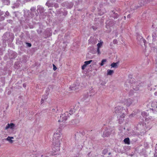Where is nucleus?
Returning a JSON list of instances; mask_svg holds the SVG:
<instances>
[{
	"instance_id": "1",
	"label": "nucleus",
	"mask_w": 157,
	"mask_h": 157,
	"mask_svg": "<svg viewBox=\"0 0 157 157\" xmlns=\"http://www.w3.org/2000/svg\"><path fill=\"white\" fill-rule=\"evenodd\" d=\"M62 138L61 136L60 133L57 132L54 133L53 136V140L52 141L53 146L52 150L53 154L55 155V153L58 152L60 150V141Z\"/></svg>"
},
{
	"instance_id": "2",
	"label": "nucleus",
	"mask_w": 157,
	"mask_h": 157,
	"mask_svg": "<svg viewBox=\"0 0 157 157\" xmlns=\"http://www.w3.org/2000/svg\"><path fill=\"white\" fill-rule=\"evenodd\" d=\"M128 111L127 109L120 106H117L114 108V112L117 116V119L120 124L122 123L124 120V117Z\"/></svg>"
},
{
	"instance_id": "3",
	"label": "nucleus",
	"mask_w": 157,
	"mask_h": 157,
	"mask_svg": "<svg viewBox=\"0 0 157 157\" xmlns=\"http://www.w3.org/2000/svg\"><path fill=\"white\" fill-rule=\"evenodd\" d=\"M137 97H135L132 99L130 98H124L122 100V101L124 105H126L127 106H129L132 104H135L138 101Z\"/></svg>"
},
{
	"instance_id": "4",
	"label": "nucleus",
	"mask_w": 157,
	"mask_h": 157,
	"mask_svg": "<svg viewBox=\"0 0 157 157\" xmlns=\"http://www.w3.org/2000/svg\"><path fill=\"white\" fill-rule=\"evenodd\" d=\"M114 132L113 128H112L110 127L105 128L103 132V133L102 136L103 137H108L111 134H113Z\"/></svg>"
},
{
	"instance_id": "5",
	"label": "nucleus",
	"mask_w": 157,
	"mask_h": 157,
	"mask_svg": "<svg viewBox=\"0 0 157 157\" xmlns=\"http://www.w3.org/2000/svg\"><path fill=\"white\" fill-rule=\"evenodd\" d=\"M69 115L68 112L61 114L60 117V119L58 120V122H64L69 117Z\"/></svg>"
},
{
	"instance_id": "6",
	"label": "nucleus",
	"mask_w": 157,
	"mask_h": 157,
	"mask_svg": "<svg viewBox=\"0 0 157 157\" xmlns=\"http://www.w3.org/2000/svg\"><path fill=\"white\" fill-rule=\"evenodd\" d=\"M90 96H89L88 93L84 94L83 96V98H82V100L83 101H85L86 102H88L90 100V97L92 95V94H91L90 92Z\"/></svg>"
},
{
	"instance_id": "7",
	"label": "nucleus",
	"mask_w": 157,
	"mask_h": 157,
	"mask_svg": "<svg viewBox=\"0 0 157 157\" xmlns=\"http://www.w3.org/2000/svg\"><path fill=\"white\" fill-rule=\"evenodd\" d=\"M15 127V124L13 123H11L10 124L8 123L6 125L5 129L6 130H7L9 128H10L12 130H13L14 129V128Z\"/></svg>"
},
{
	"instance_id": "8",
	"label": "nucleus",
	"mask_w": 157,
	"mask_h": 157,
	"mask_svg": "<svg viewBox=\"0 0 157 157\" xmlns=\"http://www.w3.org/2000/svg\"><path fill=\"white\" fill-rule=\"evenodd\" d=\"M79 86V83H76L73 84L72 86H70V89L72 90H75L78 88Z\"/></svg>"
},
{
	"instance_id": "9",
	"label": "nucleus",
	"mask_w": 157,
	"mask_h": 157,
	"mask_svg": "<svg viewBox=\"0 0 157 157\" xmlns=\"http://www.w3.org/2000/svg\"><path fill=\"white\" fill-rule=\"evenodd\" d=\"M106 28L108 29L113 25V22L112 20L107 21H106Z\"/></svg>"
},
{
	"instance_id": "10",
	"label": "nucleus",
	"mask_w": 157,
	"mask_h": 157,
	"mask_svg": "<svg viewBox=\"0 0 157 157\" xmlns=\"http://www.w3.org/2000/svg\"><path fill=\"white\" fill-rule=\"evenodd\" d=\"M89 43L92 44H95L97 43V40L95 38L91 37L89 40Z\"/></svg>"
},
{
	"instance_id": "11",
	"label": "nucleus",
	"mask_w": 157,
	"mask_h": 157,
	"mask_svg": "<svg viewBox=\"0 0 157 157\" xmlns=\"http://www.w3.org/2000/svg\"><path fill=\"white\" fill-rule=\"evenodd\" d=\"M37 10L39 11L40 13H43L44 11V8L40 6H37Z\"/></svg>"
},
{
	"instance_id": "12",
	"label": "nucleus",
	"mask_w": 157,
	"mask_h": 157,
	"mask_svg": "<svg viewBox=\"0 0 157 157\" xmlns=\"http://www.w3.org/2000/svg\"><path fill=\"white\" fill-rule=\"evenodd\" d=\"M105 12V10L103 9L99 10L98 11V13L100 15H102Z\"/></svg>"
},
{
	"instance_id": "13",
	"label": "nucleus",
	"mask_w": 157,
	"mask_h": 157,
	"mask_svg": "<svg viewBox=\"0 0 157 157\" xmlns=\"http://www.w3.org/2000/svg\"><path fill=\"white\" fill-rule=\"evenodd\" d=\"M13 138H14L13 137L8 136L7 138L6 139V140L9 141L10 143H13V141L11 139Z\"/></svg>"
},
{
	"instance_id": "14",
	"label": "nucleus",
	"mask_w": 157,
	"mask_h": 157,
	"mask_svg": "<svg viewBox=\"0 0 157 157\" xmlns=\"http://www.w3.org/2000/svg\"><path fill=\"white\" fill-rule=\"evenodd\" d=\"M75 108H73V109H71L69 111V113H68V114H69V117H70V116H71L72 114H73L75 112Z\"/></svg>"
},
{
	"instance_id": "15",
	"label": "nucleus",
	"mask_w": 157,
	"mask_h": 157,
	"mask_svg": "<svg viewBox=\"0 0 157 157\" xmlns=\"http://www.w3.org/2000/svg\"><path fill=\"white\" fill-rule=\"evenodd\" d=\"M47 95H48V94L46 95H45L42 97L41 101V104L43 103L44 102V100L47 99Z\"/></svg>"
},
{
	"instance_id": "16",
	"label": "nucleus",
	"mask_w": 157,
	"mask_h": 157,
	"mask_svg": "<svg viewBox=\"0 0 157 157\" xmlns=\"http://www.w3.org/2000/svg\"><path fill=\"white\" fill-rule=\"evenodd\" d=\"M117 63H111V66L112 67L117 68Z\"/></svg>"
},
{
	"instance_id": "17",
	"label": "nucleus",
	"mask_w": 157,
	"mask_h": 157,
	"mask_svg": "<svg viewBox=\"0 0 157 157\" xmlns=\"http://www.w3.org/2000/svg\"><path fill=\"white\" fill-rule=\"evenodd\" d=\"M107 74L108 75H112L114 72V71L112 70H108L107 71Z\"/></svg>"
},
{
	"instance_id": "18",
	"label": "nucleus",
	"mask_w": 157,
	"mask_h": 157,
	"mask_svg": "<svg viewBox=\"0 0 157 157\" xmlns=\"http://www.w3.org/2000/svg\"><path fill=\"white\" fill-rule=\"evenodd\" d=\"M124 142L125 144H129V139L128 138H125L124 140Z\"/></svg>"
},
{
	"instance_id": "19",
	"label": "nucleus",
	"mask_w": 157,
	"mask_h": 157,
	"mask_svg": "<svg viewBox=\"0 0 157 157\" xmlns=\"http://www.w3.org/2000/svg\"><path fill=\"white\" fill-rule=\"evenodd\" d=\"M106 59H103L102 60L101 63H99V64L101 66H103L105 62H106Z\"/></svg>"
},
{
	"instance_id": "20",
	"label": "nucleus",
	"mask_w": 157,
	"mask_h": 157,
	"mask_svg": "<svg viewBox=\"0 0 157 157\" xmlns=\"http://www.w3.org/2000/svg\"><path fill=\"white\" fill-rule=\"evenodd\" d=\"M103 44V42L102 41H101L99 43H98L97 44V48H101L102 47Z\"/></svg>"
},
{
	"instance_id": "21",
	"label": "nucleus",
	"mask_w": 157,
	"mask_h": 157,
	"mask_svg": "<svg viewBox=\"0 0 157 157\" xmlns=\"http://www.w3.org/2000/svg\"><path fill=\"white\" fill-rule=\"evenodd\" d=\"M141 115L143 117L147 116H148V114H147L144 111L141 113Z\"/></svg>"
},
{
	"instance_id": "22",
	"label": "nucleus",
	"mask_w": 157,
	"mask_h": 157,
	"mask_svg": "<svg viewBox=\"0 0 157 157\" xmlns=\"http://www.w3.org/2000/svg\"><path fill=\"white\" fill-rule=\"evenodd\" d=\"M92 61V60H90L89 61H86L84 62L85 64L87 66L89 64H90L91 62Z\"/></svg>"
},
{
	"instance_id": "23",
	"label": "nucleus",
	"mask_w": 157,
	"mask_h": 157,
	"mask_svg": "<svg viewBox=\"0 0 157 157\" xmlns=\"http://www.w3.org/2000/svg\"><path fill=\"white\" fill-rule=\"evenodd\" d=\"M112 13L114 15V16H113V17L114 18H117L118 17V14L117 13H116L115 14V12H114L113 11H112Z\"/></svg>"
},
{
	"instance_id": "24",
	"label": "nucleus",
	"mask_w": 157,
	"mask_h": 157,
	"mask_svg": "<svg viewBox=\"0 0 157 157\" xmlns=\"http://www.w3.org/2000/svg\"><path fill=\"white\" fill-rule=\"evenodd\" d=\"M152 36L153 38V40L155 41V37L156 36V34L154 33L152 35Z\"/></svg>"
},
{
	"instance_id": "25",
	"label": "nucleus",
	"mask_w": 157,
	"mask_h": 157,
	"mask_svg": "<svg viewBox=\"0 0 157 157\" xmlns=\"http://www.w3.org/2000/svg\"><path fill=\"white\" fill-rule=\"evenodd\" d=\"M108 151V149H104L102 153L104 155H105L107 152Z\"/></svg>"
},
{
	"instance_id": "26",
	"label": "nucleus",
	"mask_w": 157,
	"mask_h": 157,
	"mask_svg": "<svg viewBox=\"0 0 157 157\" xmlns=\"http://www.w3.org/2000/svg\"><path fill=\"white\" fill-rule=\"evenodd\" d=\"M35 10H36V8L35 7H31L30 9V10L32 12H35Z\"/></svg>"
},
{
	"instance_id": "27",
	"label": "nucleus",
	"mask_w": 157,
	"mask_h": 157,
	"mask_svg": "<svg viewBox=\"0 0 157 157\" xmlns=\"http://www.w3.org/2000/svg\"><path fill=\"white\" fill-rule=\"evenodd\" d=\"M46 5L48 6V7L52 6V5L50 3H49V2H47L46 4Z\"/></svg>"
},
{
	"instance_id": "28",
	"label": "nucleus",
	"mask_w": 157,
	"mask_h": 157,
	"mask_svg": "<svg viewBox=\"0 0 157 157\" xmlns=\"http://www.w3.org/2000/svg\"><path fill=\"white\" fill-rule=\"evenodd\" d=\"M87 66L85 63L82 66V70H84L86 67Z\"/></svg>"
},
{
	"instance_id": "29",
	"label": "nucleus",
	"mask_w": 157,
	"mask_h": 157,
	"mask_svg": "<svg viewBox=\"0 0 157 157\" xmlns=\"http://www.w3.org/2000/svg\"><path fill=\"white\" fill-rule=\"evenodd\" d=\"M97 52L98 55H100L101 54V52L100 51V48H97Z\"/></svg>"
},
{
	"instance_id": "30",
	"label": "nucleus",
	"mask_w": 157,
	"mask_h": 157,
	"mask_svg": "<svg viewBox=\"0 0 157 157\" xmlns=\"http://www.w3.org/2000/svg\"><path fill=\"white\" fill-rule=\"evenodd\" d=\"M5 14L6 16H9V13L8 11H6L5 13Z\"/></svg>"
},
{
	"instance_id": "31",
	"label": "nucleus",
	"mask_w": 157,
	"mask_h": 157,
	"mask_svg": "<svg viewBox=\"0 0 157 157\" xmlns=\"http://www.w3.org/2000/svg\"><path fill=\"white\" fill-rule=\"evenodd\" d=\"M53 69L54 70H56V67L54 65V64H53Z\"/></svg>"
},
{
	"instance_id": "32",
	"label": "nucleus",
	"mask_w": 157,
	"mask_h": 157,
	"mask_svg": "<svg viewBox=\"0 0 157 157\" xmlns=\"http://www.w3.org/2000/svg\"><path fill=\"white\" fill-rule=\"evenodd\" d=\"M27 44L28 46L30 47L31 46V44L29 43H27Z\"/></svg>"
},
{
	"instance_id": "33",
	"label": "nucleus",
	"mask_w": 157,
	"mask_h": 157,
	"mask_svg": "<svg viewBox=\"0 0 157 157\" xmlns=\"http://www.w3.org/2000/svg\"><path fill=\"white\" fill-rule=\"evenodd\" d=\"M113 44H115L117 43V40H114L113 41Z\"/></svg>"
},
{
	"instance_id": "34",
	"label": "nucleus",
	"mask_w": 157,
	"mask_h": 157,
	"mask_svg": "<svg viewBox=\"0 0 157 157\" xmlns=\"http://www.w3.org/2000/svg\"><path fill=\"white\" fill-rule=\"evenodd\" d=\"M4 13L3 12L0 11V16L3 14Z\"/></svg>"
},
{
	"instance_id": "35",
	"label": "nucleus",
	"mask_w": 157,
	"mask_h": 157,
	"mask_svg": "<svg viewBox=\"0 0 157 157\" xmlns=\"http://www.w3.org/2000/svg\"><path fill=\"white\" fill-rule=\"evenodd\" d=\"M142 41H143L144 44H145V43L146 42V40L144 39H142Z\"/></svg>"
},
{
	"instance_id": "36",
	"label": "nucleus",
	"mask_w": 157,
	"mask_h": 157,
	"mask_svg": "<svg viewBox=\"0 0 157 157\" xmlns=\"http://www.w3.org/2000/svg\"><path fill=\"white\" fill-rule=\"evenodd\" d=\"M111 1L112 2H114L115 1V0H111Z\"/></svg>"
},
{
	"instance_id": "37",
	"label": "nucleus",
	"mask_w": 157,
	"mask_h": 157,
	"mask_svg": "<svg viewBox=\"0 0 157 157\" xmlns=\"http://www.w3.org/2000/svg\"><path fill=\"white\" fill-rule=\"evenodd\" d=\"M4 19V18L3 17H2L1 19L0 20V21L1 20H3Z\"/></svg>"
},
{
	"instance_id": "38",
	"label": "nucleus",
	"mask_w": 157,
	"mask_h": 157,
	"mask_svg": "<svg viewBox=\"0 0 157 157\" xmlns=\"http://www.w3.org/2000/svg\"><path fill=\"white\" fill-rule=\"evenodd\" d=\"M154 94L155 95H157V93L156 92Z\"/></svg>"
},
{
	"instance_id": "39",
	"label": "nucleus",
	"mask_w": 157,
	"mask_h": 157,
	"mask_svg": "<svg viewBox=\"0 0 157 157\" xmlns=\"http://www.w3.org/2000/svg\"><path fill=\"white\" fill-rule=\"evenodd\" d=\"M92 93H94V91L92 90Z\"/></svg>"
},
{
	"instance_id": "40",
	"label": "nucleus",
	"mask_w": 157,
	"mask_h": 157,
	"mask_svg": "<svg viewBox=\"0 0 157 157\" xmlns=\"http://www.w3.org/2000/svg\"><path fill=\"white\" fill-rule=\"evenodd\" d=\"M110 154H111V153H110V152H109V155H110Z\"/></svg>"
},
{
	"instance_id": "41",
	"label": "nucleus",
	"mask_w": 157,
	"mask_h": 157,
	"mask_svg": "<svg viewBox=\"0 0 157 157\" xmlns=\"http://www.w3.org/2000/svg\"><path fill=\"white\" fill-rule=\"evenodd\" d=\"M23 86H24V87H25V84H23Z\"/></svg>"
},
{
	"instance_id": "42",
	"label": "nucleus",
	"mask_w": 157,
	"mask_h": 157,
	"mask_svg": "<svg viewBox=\"0 0 157 157\" xmlns=\"http://www.w3.org/2000/svg\"><path fill=\"white\" fill-rule=\"evenodd\" d=\"M138 89H138V88H137V89H136V90H138Z\"/></svg>"
},
{
	"instance_id": "43",
	"label": "nucleus",
	"mask_w": 157,
	"mask_h": 157,
	"mask_svg": "<svg viewBox=\"0 0 157 157\" xmlns=\"http://www.w3.org/2000/svg\"><path fill=\"white\" fill-rule=\"evenodd\" d=\"M112 17L113 16H114V14L113 15V14H112Z\"/></svg>"
},
{
	"instance_id": "44",
	"label": "nucleus",
	"mask_w": 157,
	"mask_h": 157,
	"mask_svg": "<svg viewBox=\"0 0 157 157\" xmlns=\"http://www.w3.org/2000/svg\"><path fill=\"white\" fill-rule=\"evenodd\" d=\"M1 146V144H0V147Z\"/></svg>"
}]
</instances>
